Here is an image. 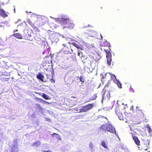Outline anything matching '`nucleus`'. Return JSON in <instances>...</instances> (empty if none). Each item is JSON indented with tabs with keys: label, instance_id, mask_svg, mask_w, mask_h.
I'll use <instances>...</instances> for the list:
<instances>
[{
	"label": "nucleus",
	"instance_id": "obj_42",
	"mask_svg": "<svg viewBox=\"0 0 152 152\" xmlns=\"http://www.w3.org/2000/svg\"><path fill=\"white\" fill-rule=\"evenodd\" d=\"M46 121H50V120L49 118H46Z\"/></svg>",
	"mask_w": 152,
	"mask_h": 152
},
{
	"label": "nucleus",
	"instance_id": "obj_13",
	"mask_svg": "<svg viewBox=\"0 0 152 152\" xmlns=\"http://www.w3.org/2000/svg\"><path fill=\"white\" fill-rule=\"evenodd\" d=\"M36 77L38 79L42 81V82L44 81L43 79L44 78V76L41 73H39L38 75H37Z\"/></svg>",
	"mask_w": 152,
	"mask_h": 152
},
{
	"label": "nucleus",
	"instance_id": "obj_39",
	"mask_svg": "<svg viewBox=\"0 0 152 152\" xmlns=\"http://www.w3.org/2000/svg\"><path fill=\"white\" fill-rule=\"evenodd\" d=\"M36 105L37 107H39V108H40V104H36Z\"/></svg>",
	"mask_w": 152,
	"mask_h": 152
},
{
	"label": "nucleus",
	"instance_id": "obj_24",
	"mask_svg": "<svg viewBox=\"0 0 152 152\" xmlns=\"http://www.w3.org/2000/svg\"><path fill=\"white\" fill-rule=\"evenodd\" d=\"M101 145L104 148H107V146L106 145V143L105 142L102 140L101 142Z\"/></svg>",
	"mask_w": 152,
	"mask_h": 152
},
{
	"label": "nucleus",
	"instance_id": "obj_8",
	"mask_svg": "<svg viewBox=\"0 0 152 152\" xmlns=\"http://www.w3.org/2000/svg\"><path fill=\"white\" fill-rule=\"evenodd\" d=\"M109 75H110L111 76V80H113V81L114 83L117 80L116 79L115 76L114 75L110 74V73H106L104 75V79H107V76L109 77Z\"/></svg>",
	"mask_w": 152,
	"mask_h": 152
},
{
	"label": "nucleus",
	"instance_id": "obj_16",
	"mask_svg": "<svg viewBox=\"0 0 152 152\" xmlns=\"http://www.w3.org/2000/svg\"><path fill=\"white\" fill-rule=\"evenodd\" d=\"M78 78V80L79 79L80 81L79 82H81L85 83V77L82 76H80V77L77 76V77Z\"/></svg>",
	"mask_w": 152,
	"mask_h": 152
},
{
	"label": "nucleus",
	"instance_id": "obj_19",
	"mask_svg": "<svg viewBox=\"0 0 152 152\" xmlns=\"http://www.w3.org/2000/svg\"><path fill=\"white\" fill-rule=\"evenodd\" d=\"M115 83L117 84L118 87L120 88H122V84L121 82L118 80H117L115 82H114Z\"/></svg>",
	"mask_w": 152,
	"mask_h": 152
},
{
	"label": "nucleus",
	"instance_id": "obj_14",
	"mask_svg": "<svg viewBox=\"0 0 152 152\" xmlns=\"http://www.w3.org/2000/svg\"><path fill=\"white\" fill-rule=\"evenodd\" d=\"M12 36L18 39H22L23 38L22 36L20 33H17L14 34H13Z\"/></svg>",
	"mask_w": 152,
	"mask_h": 152
},
{
	"label": "nucleus",
	"instance_id": "obj_23",
	"mask_svg": "<svg viewBox=\"0 0 152 152\" xmlns=\"http://www.w3.org/2000/svg\"><path fill=\"white\" fill-rule=\"evenodd\" d=\"M40 143L39 141H36L32 144V146L38 147L40 144Z\"/></svg>",
	"mask_w": 152,
	"mask_h": 152
},
{
	"label": "nucleus",
	"instance_id": "obj_28",
	"mask_svg": "<svg viewBox=\"0 0 152 152\" xmlns=\"http://www.w3.org/2000/svg\"><path fill=\"white\" fill-rule=\"evenodd\" d=\"M50 80L52 83H55V80L53 78V75H52V78L50 79Z\"/></svg>",
	"mask_w": 152,
	"mask_h": 152
},
{
	"label": "nucleus",
	"instance_id": "obj_11",
	"mask_svg": "<svg viewBox=\"0 0 152 152\" xmlns=\"http://www.w3.org/2000/svg\"><path fill=\"white\" fill-rule=\"evenodd\" d=\"M75 99V101L72 102L71 103V104H69V105L71 106H72L75 105V101H77V98L75 96H72L71 97V99L69 100V102H72V101Z\"/></svg>",
	"mask_w": 152,
	"mask_h": 152
},
{
	"label": "nucleus",
	"instance_id": "obj_20",
	"mask_svg": "<svg viewBox=\"0 0 152 152\" xmlns=\"http://www.w3.org/2000/svg\"><path fill=\"white\" fill-rule=\"evenodd\" d=\"M97 97V96L96 94H94L93 95L92 97L89 100L88 102L95 100L96 99Z\"/></svg>",
	"mask_w": 152,
	"mask_h": 152
},
{
	"label": "nucleus",
	"instance_id": "obj_46",
	"mask_svg": "<svg viewBox=\"0 0 152 152\" xmlns=\"http://www.w3.org/2000/svg\"><path fill=\"white\" fill-rule=\"evenodd\" d=\"M44 53H45V52H43V54H44Z\"/></svg>",
	"mask_w": 152,
	"mask_h": 152
},
{
	"label": "nucleus",
	"instance_id": "obj_41",
	"mask_svg": "<svg viewBox=\"0 0 152 152\" xmlns=\"http://www.w3.org/2000/svg\"><path fill=\"white\" fill-rule=\"evenodd\" d=\"M105 93H104L103 96V99H104V98L105 99H106V97H105Z\"/></svg>",
	"mask_w": 152,
	"mask_h": 152
},
{
	"label": "nucleus",
	"instance_id": "obj_4",
	"mask_svg": "<svg viewBox=\"0 0 152 152\" xmlns=\"http://www.w3.org/2000/svg\"><path fill=\"white\" fill-rule=\"evenodd\" d=\"M130 129L133 132L131 133V134H132V137L135 143L137 145L140 146V140L137 137L134 135V134H137V131H139V130L138 129V128L134 126H132L130 128Z\"/></svg>",
	"mask_w": 152,
	"mask_h": 152
},
{
	"label": "nucleus",
	"instance_id": "obj_32",
	"mask_svg": "<svg viewBox=\"0 0 152 152\" xmlns=\"http://www.w3.org/2000/svg\"><path fill=\"white\" fill-rule=\"evenodd\" d=\"M9 78H6V77H4L3 78V81H7L9 80Z\"/></svg>",
	"mask_w": 152,
	"mask_h": 152
},
{
	"label": "nucleus",
	"instance_id": "obj_47",
	"mask_svg": "<svg viewBox=\"0 0 152 152\" xmlns=\"http://www.w3.org/2000/svg\"><path fill=\"white\" fill-rule=\"evenodd\" d=\"M44 53H45V52H43V54H44Z\"/></svg>",
	"mask_w": 152,
	"mask_h": 152
},
{
	"label": "nucleus",
	"instance_id": "obj_36",
	"mask_svg": "<svg viewBox=\"0 0 152 152\" xmlns=\"http://www.w3.org/2000/svg\"><path fill=\"white\" fill-rule=\"evenodd\" d=\"M28 23L32 26L34 25V24L30 20L28 21Z\"/></svg>",
	"mask_w": 152,
	"mask_h": 152
},
{
	"label": "nucleus",
	"instance_id": "obj_29",
	"mask_svg": "<svg viewBox=\"0 0 152 152\" xmlns=\"http://www.w3.org/2000/svg\"><path fill=\"white\" fill-rule=\"evenodd\" d=\"M40 101H42L43 102H44L45 104H49V103L46 101H45L42 99H39Z\"/></svg>",
	"mask_w": 152,
	"mask_h": 152
},
{
	"label": "nucleus",
	"instance_id": "obj_22",
	"mask_svg": "<svg viewBox=\"0 0 152 152\" xmlns=\"http://www.w3.org/2000/svg\"><path fill=\"white\" fill-rule=\"evenodd\" d=\"M17 148V145H14L12 146L11 148V149L12 150L11 152H15V150Z\"/></svg>",
	"mask_w": 152,
	"mask_h": 152
},
{
	"label": "nucleus",
	"instance_id": "obj_18",
	"mask_svg": "<svg viewBox=\"0 0 152 152\" xmlns=\"http://www.w3.org/2000/svg\"><path fill=\"white\" fill-rule=\"evenodd\" d=\"M107 63L108 65H110L111 63L112 59L111 56H106Z\"/></svg>",
	"mask_w": 152,
	"mask_h": 152
},
{
	"label": "nucleus",
	"instance_id": "obj_6",
	"mask_svg": "<svg viewBox=\"0 0 152 152\" xmlns=\"http://www.w3.org/2000/svg\"><path fill=\"white\" fill-rule=\"evenodd\" d=\"M123 111L121 106H118L116 107L115 109L116 114L117 115L119 119L120 120H124V115L122 114Z\"/></svg>",
	"mask_w": 152,
	"mask_h": 152
},
{
	"label": "nucleus",
	"instance_id": "obj_27",
	"mask_svg": "<svg viewBox=\"0 0 152 152\" xmlns=\"http://www.w3.org/2000/svg\"><path fill=\"white\" fill-rule=\"evenodd\" d=\"M110 80H109L107 83V84H106L104 86V89L106 88V87H108L109 86H110Z\"/></svg>",
	"mask_w": 152,
	"mask_h": 152
},
{
	"label": "nucleus",
	"instance_id": "obj_30",
	"mask_svg": "<svg viewBox=\"0 0 152 152\" xmlns=\"http://www.w3.org/2000/svg\"><path fill=\"white\" fill-rule=\"evenodd\" d=\"M81 85H80V87L82 88H83V87L84 86V83L81 82Z\"/></svg>",
	"mask_w": 152,
	"mask_h": 152
},
{
	"label": "nucleus",
	"instance_id": "obj_10",
	"mask_svg": "<svg viewBox=\"0 0 152 152\" xmlns=\"http://www.w3.org/2000/svg\"><path fill=\"white\" fill-rule=\"evenodd\" d=\"M92 32L93 33V35L92 36V37H96L99 39H102L103 37L101 34L97 33L95 31H93Z\"/></svg>",
	"mask_w": 152,
	"mask_h": 152
},
{
	"label": "nucleus",
	"instance_id": "obj_2",
	"mask_svg": "<svg viewBox=\"0 0 152 152\" xmlns=\"http://www.w3.org/2000/svg\"><path fill=\"white\" fill-rule=\"evenodd\" d=\"M58 20L60 22L63 28H67L70 29L73 28L74 24L72 20L67 18H58Z\"/></svg>",
	"mask_w": 152,
	"mask_h": 152
},
{
	"label": "nucleus",
	"instance_id": "obj_7",
	"mask_svg": "<svg viewBox=\"0 0 152 152\" xmlns=\"http://www.w3.org/2000/svg\"><path fill=\"white\" fill-rule=\"evenodd\" d=\"M62 45L64 47L62 48L63 53L65 54H71L73 52L72 50L70 47L65 44H63Z\"/></svg>",
	"mask_w": 152,
	"mask_h": 152
},
{
	"label": "nucleus",
	"instance_id": "obj_3",
	"mask_svg": "<svg viewBox=\"0 0 152 152\" xmlns=\"http://www.w3.org/2000/svg\"><path fill=\"white\" fill-rule=\"evenodd\" d=\"M101 131L110 132L114 134H116L115 128L110 124H106L100 127Z\"/></svg>",
	"mask_w": 152,
	"mask_h": 152
},
{
	"label": "nucleus",
	"instance_id": "obj_38",
	"mask_svg": "<svg viewBox=\"0 0 152 152\" xmlns=\"http://www.w3.org/2000/svg\"><path fill=\"white\" fill-rule=\"evenodd\" d=\"M137 147L139 148L138 149L139 150H145V149L143 148L142 147H141V148H140V147H138V146H137Z\"/></svg>",
	"mask_w": 152,
	"mask_h": 152
},
{
	"label": "nucleus",
	"instance_id": "obj_48",
	"mask_svg": "<svg viewBox=\"0 0 152 152\" xmlns=\"http://www.w3.org/2000/svg\"><path fill=\"white\" fill-rule=\"evenodd\" d=\"M14 10L15 11V8L14 9Z\"/></svg>",
	"mask_w": 152,
	"mask_h": 152
},
{
	"label": "nucleus",
	"instance_id": "obj_44",
	"mask_svg": "<svg viewBox=\"0 0 152 152\" xmlns=\"http://www.w3.org/2000/svg\"><path fill=\"white\" fill-rule=\"evenodd\" d=\"M80 53L79 52H78V56H80Z\"/></svg>",
	"mask_w": 152,
	"mask_h": 152
},
{
	"label": "nucleus",
	"instance_id": "obj_34",
	"mask_svg": "<svg viewBox=\"0 0 152 152\" xmlns=\"http://www.w3.org/2000/svg\"><path fill=\"white\" fill-rule=\"evenodd\" d=\"M34 29L37 32L39 31V29L35 27H34Z\"/></svg>",
	"mask_w": 152,
	"mask_h": 152
},
{
	"label": "nucleus",
	"instance_id": "obj_31",
	"mask_svg": "<svg viewBox=\"0 0 152 152\" xmlns=\"http://www.w3.org/2000/svg\"><path fill=\"white\" fill-rule=\"evenodd\" d=\"M106 97L107 99H110V94L109 93H108L106 95Z\"/></svg>",
	"mask_w": 152,
	"mask_h": 152
},
{
	"label": "nucleus",
	"instance_id": "obj_17",
	"mask_svg": "<svg viewBox=\"0 0 152 152\" xmlns=\"http://www.w3.org/2000/svg\"><path fill=\"white\" fill-rule=\"evenodd\" d=\"M41 96L44 99L46 100L50 99V98L48 95L44 93L42 94V95H41Z\"/></svg>",
	"mask_w": 152,
	"mask_h": 152
},
{
	"label": "nucleus",
	"instance_id": "obj_12",
	"mask_svg": "<svg viewBox=\"0 0 152 152\" xmlns=\"http://www.w3.org/2000/svg\"><path fill=\"white\" fill-rule=\"evenodd\" d=\"M100 46L102 47H108L109 48L111 47L110 43L107 41L102 42L100 44Z\"/></svg>",
	"mask_w": 152,
	"mask_h": 152
},
{
	"label": "nucleus",
	"instance_id": "obj_37",
	"mask_svg": "<svg viewBox=\"0 0 152 152\" xmlns=\"http://www.w3.org/2000/svg\"><path fill=\"white\" fill-rule=\"evenodd\" d=\"M130 91L131 92L133 91V92H134V91L133 89V88H132V86H130Z\"/></svg>",
	"mask_w": 152,
	"mask_h": 152
},
{
	"label": "nucleus",
	"instance_id": "obj_26",
	"mask_svg": "<svg viewBox=\"0 0 152 152\" xmlns=\"http://www.w3.org/2000/svg\"><path fill=\"white\" fill-rule=\"evenodd\" d=\"M147 128L148 129V131L149 133L150 134H152V130L150 126H148Z\"/></svg>",
	"mask_w": 152,
	"mask_h": 152
},
{
	"label": "nucleus",
	"instance_id": "obj_15",
	"mask_svg": "<svg viewBox=\"0 0 152 152\" xmlns=\"http://www.w3.org/2000/svg\"><path fill=\"white\" fill-rule=\"evenodd\" d=\"M71 44L73 46L76 47L77 48L82 49L81 47L82 46L81 45H80L78 43L74 42L72 43Z\"/></svg>",
	"mask_w": 152,
	"mask_h": 152
},
{
	"label": "nucleus",
	"instance_id": "obj_25",
	"mask_svg": "<svg viewBox=\"0 0 152 152\" xmlns=\"http://www.w3.org/2000/svg\"><path fill=\"white\" fill-rule=\"evenodd\" d=\"M142 110H139L137 111V115H139L140 114V116H143L144 115L143 114V113L142 112Z\"/></svg>",
	"mask_w": 152,
	"mask_h": 152
},
{
	"label": "nucleus",
	"instance_id": "obj_45",
	"mask_svg": "<svg viewBox=\"0 0 152 152\" xmlns=\"http://www.w3.org/2000/svg\"><path fill=\"white\" fill-rule=\"evenodd\" d=\"M12 79H14V77H12Z\"/></svg>",
	"mask_w": 152,
	"mask_h": 152
},
{
	"label": "nucleus",
	"instance_id": "obj_43",
	"mask_svg": "<svg viewBox=\"0 0 152 152\" xmlns=\"http://www.w3.org/2000/svg\"><path fill=\"white\" fill-rule=\"evenodd\" d=\"M2 25L1 23H0V27H1L2 26Z\"/></svg>",
	"mask_w": 152,
	"mask_h": 152
},
{
	"label": "nucleus",
	"instance_id": "obj_40",
	"mask_svg": "<svg viewBox=\"0 0 152 152\" xmlns=\"http://www.w3.org/2000/svg\"><path fill=\"white\" fill-rule=\"evenodd\" d=\"M43 152H51V151L50 150H48V151H43Z\"/></svg>",
	"mask_w": 152,
	"mask_h": 152
},
{
	"label": "nucleus",
	"instance_id": "obj_9",
	"mask_svg": "<svg viewBox=\"0 0 152 152\" xmlns=\"http://www.w3.org/2000/svg\"><path fill=\"white\" fill-rule=\"evenodd\" d=\"M9 13L8 12H6L3 9H0V15L4 18L8 16Z\"/></svg>",
	"mask_w": 152,
	"mask_h": 152
},
{
	"label": "nucleus",
	"instance_id": "obj_5",
	"mask_svg": "<svg viewBox=\"0 0 152 152\" xmlns=\"http://www.w3.org/2000/svg\"><path fill=\"white\" fill-rule=\"evenodd\" d=\"M96 106L95 103L89 104L82 107L80 109L79 113L86 112L91 110L94 106Z\"/></svg>",
	"mask_w": 152,
	"mask_h": 152
},
{
	"label": "nucleus",
	"instance_id": "obj_1",
	"mask_svg": "<svg viewBox=\"0 0 152 152\" xmlns=\"http://www.w3.org/2000/svg\"><path fill=\"white\" fill-rule=\"evenodd\" d=\"M100 58V55L95 53L90 54L87 58L83 59L82 62L83 64L87 66H90L93 68L95 67L96 63L98 62Z\"/></svg>",
	"mask_w": 152,
	"mask_h": 152
},
{
	"label": "nucleus",
	"instance_id": "obj_49",
	"mask_svg": "<svg viewBox=\"0 0 152 152\" xmlns=\"http://www.w3.org/2000/svg\"><path fill=\"white\" fill-rule=\"evenodd\" d=\"M54 134H56V133H54Z\"/></svg>",
	"mask_w": 152,
	"mask_h": 152
},
{
	"label": "nucleus",
	"instance_id": "obj_33",
	"mask_svg": "<svg viewBox=\"0 0 152 152\" xmlns=\"http://www.w3.org/2000/svg\"><path fill=\"white\" fill-rule=\"evenodd\" d=\"M46 76H47V79H50V73L46 74Z\"/></svg>",
	"mask_w": 152,
	"mask_h": 152
},
{
	"label": "nucleus",
	"instance_id": "obj_21",
	"mask_svg": "<svg viewBox=\"0 0 152 152\" xmlns=\"http://www.w3.org/2000/svg\"><path fill=\"white\" fill-rule=\"evenodd\" d=\"M110 50H107L105 49H104V50L105 51L107 54L106 56H111V53L110 52V50H111L110 48Z\"/></svg>",
	"mask_w": 152,
	"mask_h": 152
},
{
	"label": "nucleus",
	"instance_id": "obj_35",
	"mask_svg": "<svg viewBox=\"0 0 152 152\" xmlns=\"http://www.w3.org/2000/svg\"><path fill=\"white\" fill-rule=\"evenodd\" d=\"M93 144L91 142L89 145L90 148H93Z\"/></svg>",
	"mask_w": 152,
	"mask_h": 152
}]
</instances>
